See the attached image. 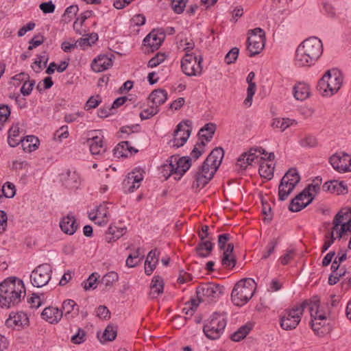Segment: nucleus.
I'll list each match as a JSON object with an SVG mask.
<instances>
[{
	"instance_id": "nucleus-1",
	"label": "nucleus",
	"mask_w": 351,
	"mask_h": 351,
	"mask_svg": "<svg viewBox=\"0 0 351 351\" xmlns=\"http://www.w3.org/2000/svg\"><path fill=\"white\" fill-rule=\"evenodd\" d=\"M274 154H267L261 147L252 148L247 152L241 154L237 160V165L245 169L254 163H260L258 172L260 176L267 180H271L274 171Z\"/></svg>"
},
{
	"instance_id": "nucleus-2",
	"label": "nucleus",
	"mask_w": 351,
	"mask_h": 351,
	"mask_svg": "<svg viewBox=\"0 0 351 351\" xmlns=\"http://www.w3.org/2000/svg\"><path fill=\"white\" fill-rule=\"evenodd\" d=\"M303 310L307 308L309 311L310 324L313 330L318 335L325 333L324 328L328 324L331 313L329 302H321L318 296L315 295L302 302Z\"/></svg>"
},
{
	"instance_id": "nucleus-3",
	"label": "nucleus",
	"mask_w": 351,
	"mask_h": 351,
	"mask_svg": "<svg viewBox=\"0 0 351 351\" xmlns=\"http://www.w3.org/2000/svg\"><path fill=\"white\" fill-rule=\"evenodd\" d=\"M323 53L322 40L315 36L303 40L295 50L294 62L299 67L314 65Z\"/></svg>"
},
{
	"instance_id": "nucleus-4",
	"label": "nucleus",
	"mask_w": 351,
	"mask_h": 351,
	"mask_svg": "<svg viewBox=\"0 0 351 351\" xmlns=\"http://www.w3.org/2000/svg\"><path fill=\"white\" fill-rule=\"evenodd\" d=\"M332 230L326 235L322 251H326L336 239H340L351 232V209L343 208L335 216L332 221Z\"/></svg>"
},
{
	"instance_id": "nucleus-5",
	"label": "nucleus",
	"mask_w": 351,
	"mask_h": 351,
	"mask_svg": "<svg viewBox=\"0 0 351 351\" xmlns=\"http://www.w3.org/2000/svg\"><path fill=\"white\" fill-rule=\"evenodd\" d=\"M343 82V75L338 69H330L318 81L317 88L322 96L330 97L340 90Z\"/></svg>"
},
{
	"instance_id": "nucleus-6",
	"label": "nucleus",
	"mask_w": 351,
	"mask_h": 351,
	"mask_svg": "<svg viewBox=\"0 0 351 351\" xmlns=\"http://www.w3.org/2000/svg\"><path fill=\"white\" fill-rule=\"evenodd\" d=\"M191 165V159L189 157L179 158L173 156L167 160V162L162 167L164 176L168 178L171 175H175L174 178L180 180L190 168Z\"/></svg>"
},
{
	"instance_id": "nucleus-7",
	"label": "nucleus",
	"mask_w": 351,
	"mask_h": 351,
	"mask_svg": "<svg viewBox=\"0 0 351 351\" xmlns=\"http://www.w3.org/2000/svg\"><path fill=\"white\" fill-rule=\"evenodd\" d=\"M25 295V287H0V305L10 308L18 304Z\"/></svg>"
},
{
	"instance_id": "nucleus-8",
	"label": "nucleus",
	"mask_w": 351,
	"mask_h": 351,
	"mask_svg": "<svg viewBox=\"0 0 351 351\" xmlns=\"http://www.w3.org/2000/svg\"><path fill=\"white\" fill-rule=\"evenodd\" d=\"M303 313L302 303L285 310L280 315V327L285 330H291L296 328L301 322Z\"/></svg>"
},
{
	"instance_id": "nucleus-9",
	"label": "nucleus",
	"mask_w": 351,
	"mask_h": 351,
	"mask_svg": "<svg viewBox=\"0 0 351 351\" xmlns=\"http://www.w3.org/2000/svg\"><path fill=\"white\" fill-rule=\"evenodd\" d=\"M226 326V319L217 314H214L204 324L203 331L207 338L215 340L221 337Z\"/></svg>"
},
{
	"instance_id": "nucleus-10",
	"label": "nucleus",
	"mask_w": 351,
	"mask_h": 351,
	"mask_svg": "<svg viewBox=\"0 0 351 351\" xmlns=\"http://www.w3.org/2000/svg\"><path fill=\"white\" fill-rule=\"evenodd\" d=\"M300 178L294 169H289L282 177L278 186V198L281 201L285 200L291 193L296 184L300 182Z\"/></svg>"
},
{
	"instance_id": "nucleus-11",
	"label": "nucleus",
	"mask_w": 351,
	"mask_h": 351,
	"mask_svg": "<svg viewBox=\"0 0 351 351\" xmlns=\"http://www.w3.org/2000/svg\"><path fill=\"white\" fill-rule=\"evenodd\" d=\"M247 38V50L250 56L258 54L265 44V34L263 29L256 27L250 30Z\"/></svg>"
},
{
	"instance_id": "nucleus-12",
	"label": "nucleus",
	"mask_w": 351,
	"mask_h": 351,
	"mask_svg": "<svg viewBox=\"0 0 351 351\" xmlns=\"http://www.w3.org/2000/svg\"><path fill=\"white\" fill-rule=\"evenodd\" d=\"M202 56H194L192 53H185L181 61L182 72L188 76H197L202 72Z\"/></svg>"
},
{
	"instance_id": "nucleus-13",
	"label": "nucleus",
	"mask_w": 351,
	"mask_h": 351,
	"mask_svg": "<svg viewBox=\"0 0 351 351\" xmlns=\"http://www.w3.org/2000/svg\"><path fill=\"white\" fill-rule=\"evenodd\" d=\"M191 131V121L189 120L181 121L176 126L173 134V138L169 141V145L176 148L183 146L189 138Z\"/></svg>"
},
{
	"instance_id": "nucleus-14",
	"label": "nucleus",
	"mask_w": 351,
	"mask_h": 351,
	"mask_svg": "<svg viewBox=\"0 0 351 351\" xmlns=\"http://www.w3.org/2000/svg\"><path fill=\"white\" fill-rule=\"evenodd\" d=\"M87 142L93 155H103L106 151L104 136L100 130H92L87 134Z\"/></svg>"
},
{
	"instance_id": "nucleus-15",
	"label": "nucleus",
	"mask_w": 351,
	"mask_h": 351,
	"mask_svg": "<svg viewBox=\"0 0 351 351\" xmlns=\"http://www.w3.org/2000/svg\"><path fill=\"white\" fill-rule=\"evenodd\" d=\"M51 267L48 264H43L36 267L30 276L32 285H47L51 279Z\"/></svg>"
},
{
	"instance_id": "nucleus-16",
	"label": "nucleus",
	"mask_w": 351,
	"mask_h": 351,
	"mask_svg": "<svg viewBox=\"0 0 351 351\" xmlns=\"http://www.w3.org/2000/svg\"><path fill=\"white\" fill-rule=\"evenodd\" d=\"M330 163L338 172L351 171V156L343 153H336L330 158Z\"/></svg>"
},
{
	"instance_id": "nucleus-17",
	"label": "nucleus",
	"mask_w": 351,
	"mask_h": 351,
	"mask_svg": "<svg viewBox=\"0 0 351 351\" xmlns=\"http://www.w3.org/2000/svg\"><path fill=\"white\" fill-rule=\"evenodd\" d=\"M255 289L253 287H234L231 298L237 306H242L247 303L253 296Z\"/></svg>"
},
{
	"instance_id": "nucleus-18",
	"label": "nucleus",
	"mask_w": 351,
	"mask_h": 351,
	"mask_svg": "<svg viewBox=\"0 0 351 351\" xmlns=\"http://www.w3.org/2000/svg\"><path fill=\"white\" fill-rule=\"evenodd\" d=\"M222 293L221 287H197V300L211 302L218 299Z\"/></svg>"
},
{
	"instance_id": "nucleus-19",
	"label": "nucleus",
	"mask_w": 351,
	"mask_h": 351,
	"mask_svg": "<svg viewBox=\"0 0 351 351\" xmlns=\"http://www.w3.org/2000/svg\"><path fill=\"white\" fill-rule=\"evenodd\" d=\"M88 217L99 226H106L109 221L108 204L104 202L97 206L88 213Z\"/></svg>"
},
{
	"instance_id": "nucleus-20",
	"label": "nucleus",
	"mask_w": 351,
	"mask_h": 351,
	"mask_svg": "<svg viewBox=\"0 0 351 351\" xmlns=\"http://www.w3.org/2000/svg\"><path fill=\"white\" fill-rule=\"evenodd\" d=\"M143 179V171L135 169L128 173L123 182V189L127 193H132L139 188Z\"/></svg>"
},
{
	"instance_id": "nucleus-21",
	"label": "nucleus",
	"mask_w": 351,
	"mask_h": 351,
	"mask_svg": "<svg viewBox=\"0 0 351 351\" xmlns=\"http://www.w3.org/2000/svg\"><path fill=\"white\" fill-rule=\"evenodd\" d=\"M213 170L209 169V167H204L203 164L202 167L195 174V180L193 183V189L196 191L202 189L212 179L214 174Z\"/></svg>"
},
{
	"instance_id": "nucleus-22",
	"label": "nucleus",
	"mask_w": 351,
	"mask_h": 351,
	"mask_svg": "<svg viewBox=\"0 0 351 351\" xmlns=\"http://www.w3.org/2000/svg\"><path fill=\"white\" fill-rule=\"evenodd\" d=\"M223 155L224 152L222 148L214 149L203 163L204 167H209V169L213 170V172L215 173L221 165Z\"/></svg>"
},
{
	"instance_id": "nucleus-23",
	"label": "nucleus",
	"mask_w": 351,
	"mask_h": 351,
	"mask_svg": "<svg viewBox=\"0 0 351 351\" xmlns=\"http://www.w3.org/2000/svg\"><path fill=\"white\" fill-rule=\"evenodd\" d=\"M322 188L324 191H328L337 195L348 193V186L343 181L330 180L325 182Z\"/></svg>"
},
{
	"instance_id": "nucleus-24",
	"label": "nucleus",
	"mask_w": 351,
	"mask_h": 351,
	"mask_svg": "<svg viewBox=\"0 0 351 351\" xmlns=\"http://www.w3.org/2000/svg\"><path fill=\"white\" fill-rule=\"evenodd\" d=\"M63 316L62 310L53 306H48L43 309L41 317L51 324L58 323Z\"/></svg>"
},
{
	"instance_id": "nucleus-25",
	"label": "nucleus",
	"mask_w": 351,
	"mask_h": 351,
	"mask_svg": "<svg viewBox=\"0 0 351 351\" xmlns=\"http://www.w3.org/2000/svg\"><path fill=\"white\" fill-rule=\"evenodd\" d=\"M165 36L156 31L150 32L143 40L144 45L149 47L152 51L158 49L161 45Z\"/></svg>"
},
{
	"instance_id": "nucleus-26",
	"label": "nucleus",
	"mask_w": 351,
	"mask_h": 351,
	"mask_svg": "<svg viewBox=\"0 0 351 351\" xmlns=\"http://www.w3.org/2000/svg\"><path fill=\"white\" fill-rule=\"evenodd\" d=\"M112 65V58L106 55H100L94 59L91 64L92 69L95 72H102Z\"/></svg>"
},
{
	"instance_id": "nucleus-27",
	"label": "nucleus",
	"mask_w": 351,
	"mask_h": 351,
	"mask_svg": "<svg viewBox=\"0 0 351 351\" xmlns=\"http://www.w3.org/2000/svg\"><path fill=\"white\" fill-rule=\"evenodd\" d=\"M60 227L65 234L72 235L77 230L78 224L74 216L69 215L60 220Z\"/></svg>"
},
{
	"instance_id": "nucleus-28",
	"label": "nucleus",
	"mask_w": 351,
	"mask_h": 351,
	"mask_svg": "<svg viewBox=\"0 0 351 351\" xmlns=\"http://www.w3.org/2000/svg\"><path fill=\"white\" fill-rule=\"evenodd\" d=\"M223 256L221 258L222 265L225 268L232 269L236 265L235 256L233 254L234 245L232 243L227 244L226 248L223 250Z\"/></svg>"
},
{
	"instance_id": "nucleus-29",
	"label": "nucleus",
	"mask_w": 351,
	"mask_h": 351,
	"mask_svg": "<svg viewBox=\"0 0 351 351\" xmlns=\"http://www.w3.org/2000/svg\"><path fill=\"white\" fill-rule=\"evenodd\" d=\"M308 193L305 190L298 195L292 199L289 206V210L293 212H298L308 206L310 204H306L307 199H308V198H307L308 197Z\"/></svg>"
},
{
	"instance_id": "nucleus-30",
	"label": "nucleus",
	"mask_w": 351,
	"mask_h": 351,
	"mask_svg": "<svg viewBox=\"0 0 351 351\" xmlns=\"http://www.w3.org/2000/svg\"><path fill=\"white\" fill-rule=\"evenodd\" d=\"M6 322L8 325L11 326H28L29 318L25 313L19 312L13 315L10 314Z\"/></svg>"
},
{
	"instance_id": "nucleus-31",
	"label": "nucleus",
	"mask_w": 351,
	"mask_h": 351,
	"mask_svg": "<svg viewBox=\"0 0 351 351\" xmlns=\"http://www.w3.org/2000/svg\"><path fill=\"white\" fill-rule=\"evenodd\" d=\"M159 253L157 250H152L147 256L145 262V272L150 275L156 268L158 262Z\"/></svg>"
},
{
	"instance_id": "nucleus-32",
	"label": "nucleus",
	"mask_w": 351,
	"mask_h": 351,
	"mask_svg": "<svg viewBox=\"0 0 351 351\" xmlns=\"http://www.w3.org/2000/svg\"><path fill=\"white\" fill-rule=\"evenodd\" d=\"M167 92L164 89H156L153 90L149 96V99L152 102L153 106L159 107L167 99Z\"/></svg>"
},
{
	"instance_id": "nucleus-33",
	"label": "nucleus",
	"mask_w": 351,
	"mask_h": 351,
	"mask_svg": "<svg viewBox=\"0 0 351 351\" xmlns=\"http://www.w3.org/2000/svg\"><path fill=\"white\" fill-rule=\"evenodd\" d=\"M20 135V130L18 124L12 125L8 131V143L10 147H14L23 141Z\"/></svg>"
},
{
	"instance_id": "nucleus-34",
	"label": "nucleus",
	"mask_w": 351,
	"mask_h": 351,
	"mask_svg": "<svg viewBox=\"0 0 351 351\" xmlns=\"http://www.w3.org/2000/svg\"><path fill=\"white\" fill-rule=\"evenodd\" d=\"M310 95V88L308 84L302 82L293 87V96L297 100L304 101Z\"/></svg>"
},
{
	"instance_id": "nucleus-35",
	"label": "nucleus",
	"mask_w": 351,
	"mask_h": 351,
	"mask_svg": "<svg viewBox=\"0 0 351 351\" xmlns=\"http://www.w3.org/2000/svg\"><path fill=\"white\" fill-rule=\"evenodd\" d=\"M298 124L297 121L294 119L289 118H274L272 120L271 126L275 129H279L281 131H285L290 126H294Z\"/></svg>"
},
{
	"instance_id": "nucleus-36",
	"label": "nucleus",
	"mask_w": 351,
	"mask_h": 351,
	"mask_svg": "<svg viewBox=\"0 0 351 351\" xmlns=\"http://www.w3.org/2000/svg\"><path fill=\"white\" fill-rule=\"evenodd\" d=\"M64 184L71 189H77L80 184V176L75 171H68L64 179Z\"/></svg>"
},
{
	"instance_id": "nucleus-37",
	"label": "nucleus",
	"mask_w": 351,
	"mask_h": 351,
	"mask_svg": "<svg viewBox=\"0 0 351 351\" xmlns=\"http://www.w3.org/2000/svg\"><path fill=\"white\" fill-rule=\"evenodd\" d=\"M117 337V330L111 325L107 326L101 335L97 334V337L101 343L112 341Z\"/></svg>"
},
{
	"instance_id": "nucleus-38",
	"label": "nucleus",
	"mask_w": 351,
	"mask_h": 351,
	"mask_svg": "<svg viewBox=\"0 0 351 351\" xmlns=\"http://www.w3.org/2000/svg\"><path fill=\"white\" fill-rule=\"evenodd\" d=\"M321 184L322 180L317 178L313 180V183L309 184L308 186L304 189L308 193V199H307L306 204L311 203L313 201L315 196L319 193L320 190Z\"/></svg>"
},
{
	"instance_id": "nucleus-39",
	"label": "nucleus",
	"mask_w": 351,
	"mask_h": 351,
	"mask_svg": "<svg viewBox=\"0 0 351 351\" xmlns=\"http://www.w3.org/2000/svg\"><path fill=\"white\" fill-rule=\"evenodd\" d=\"M38 139L34 136H28L22 141V147L25 152H31L38 148Z\"/></svg>"
},
{
	"instance_id": "nucleus-40",
	"label": "nucleus",
	"mask_w": 351,
	"mask_h": 351,
	"mask_svg": "<svg viewBox=\"0 0 351 351\" xmlns=\"http://www.w3.org/2000/svg\"><path fill=\"white\" fill-rule=\"evenodd\" d=\"M213 250V243L209 241H202L196 247L197 254L200 257L208 256Z\"/></svg>"
},
{
	"instance_id": "nucleus-41",
	"label": "nucleus",
	"mask_w": 351,
	"mask_h": 351,
	"mask_svg": "<svg viewBox=\"0 0 351 351\" xmlns=\"http://www.w3.org/2000/svg\"><path fill=\"white\" fill-rule=\"evenodd\" d=\"M47 296L43 293H34L29 299L32 307L38 308L46 302Z\"/></svg>"
},
{
	"instance_id": "nucleus-42",
	"label": "nucleus",
	"mask_w": 351,
	"mask_h": 351,
	"mask_svg": "<svg viewBox=\"0 0 351 351\" xmlns=\"http://www.w3.org/2000/svg\"><path fill=\"white\" fill-rule=\"evenodd\" d=\"M199 304V301L196 299L192 298L190 301L187 302L184 304V307L182 309V312L189 316H192L195 311L197 310Z\"/></svg>"
},
{
	"instance_id": "nucleus-43",
	"label": "nucleus",
	"mask_w": 351,
	"mask_h": 351,
	"mask_svg": "<svg viewBox=\"0 0 351 351\" xmlns=\"http://www.w3.org/2000/svg\"><path fill=\"white\" fill-rule=\"evenodd\" d=\"M114 155L117 157H126L130 152L129 143L123 141L119 143L114 149Z\"/></svg>"
},
{
	"instance_id": "nucleus-44",
	"label": "nucleus",
	"mask_w": 351,
	"mask_h": 351,
	"mask_svg": "<svg viewBox=\"0 0 351 351\" xmlns=\"http://www.w3.org/2000/svg\"><path fill=\"white\" fill-rule=\"evenodd\" d=\"M250 329L251 328L246 325L241 326L232 335L231 339L234 341H239L242 340L249 333Z\"/></svg>"
},
{
	"instance_id": "nucleus-45",
	"label": "nucleus",
	"mask_w": 351,
	"mask_h": 351,
	"mask_svg": "<svg viewBox=\"0 0 351 351\" xmlns=\"http://www.w3.org/2000/svg\"><path fill=\"white\" fill-rule=\"evenodd\" d=\"M215 127L213 124L208 123L202 128L199 132L201 137L204 138L206 141H210L212 138L215 132Z\"/></svg>"
},
{
	"instance_id": "nucleus-46",
	"label": "nucleus",
	"mask_w": 351,
	"mask_h": 351,
	"mask_svg": "<svg viewBox=\"0 0 351 351\" xmlns=\"http://www.w3.org/2000/svg\"><path fill=\"white\" fill-rule=\"evenodd\" d=\"M299 143L303 147H313L317 145V140L313 136L305 135L300 138Z\"/></svg>"
},
{
	"instance_id": "nucleus-47",
	"label": "nucleus",
	"mask_w": 351,
	"mask_h": 351,
	"mask_svg": "<svg viewBox=\"0 0 351 351\" xmlns=\"http://www.w3.org/2000/svg\"><path fill=\"white\" fill-rule=\"evenodd\" d=\"M194 43L191 39L184 38L180 39L178 43V48L183 51H186V53L192 50L194 47Z\"/></svg>"
},
{
	"instance_id": "nucleus-48",
	"label": "nucleus",
	"mask_w": 351,
	"mask_h": 351,
	"mask_svg": "<svg viewBox=\"0 0 351 351\" xmlns=\"http://www.w3.org/2000/svg\"><path fill=\"white\" fill-rule=\"evenodd\" d=\"M76 303L73 300H66L62 303V311L65 312L64 317L66 319H69L73 315H71L74 307L75 306Z\"/></svg>"
},
{
	"instance_id": "nucleus-49",
	"label": "nucleus",
	"mask_w": 351,
	"mask_h": 351,
	"mask_svg": "<svg viewBox=\"0 0 351 351\" xmlns=\"http://www.w3.org/2000/svg\"><path fill=\"white\" fill-rule=\"evenodd\" d=\"M119 276L116 272L111 271L104 275L101 282L104 285H112L118 280Z\"/></svg>"
},
{
	"instance_id": "nucleus-50",
	"label": "nucleus",
	"mask_w": 351,
	"mask_h": 351,
	"mask_svg": "<svg viewBox=\"0 0 351 351\" xmlns=\"http://www.w3.org/2000/svg\"><path fill=\"white\" fill-rule=\"evenodd\" d=\"M10 115V109L6 105H0V130Z\"/></svg>"
},
{
	"instance_id": "nucleus-51",
	"label": "nucleus",
	"mask_w": 351,
	"mask_h": 351,
	"mask_svg": "<svg viewBox=\"0 0 351 351\" xmlns=\"http://www.w3.org/2000/svg\"><path fill=\"white\" fill-rule=\"evenodd\" d=\"M256 84H248L247 89V97L245 99L243 104L246 107H250L252 103V98L256 93Z\"/></svg>"
},
{
	"instance_id": "nucleus-52",
	"label": "nucleus",
	"mask_w": 351,
	"mask_h": 351,
	"mask_svg": "<svg viewBox=\"0 0 351 351\" xmlns=\"http://www.w3.org/2000/svg\"><path fill=\"white\" fill-rule=\"evenodd\" d=\"M159 112V108L156 106H150L149 108L143 110L140 113V117L141 119H148L155 114H156Z\"/></svg>"
},
{
	"instance_id": "nucleus-53",
	"label": "nucleus",
	"mask_w": 351,
	"mask_h": 351,
	"mask_svg": "<svg viewBox=\"0 0 351 351\" xmlns=\"http://www.w3.org/2000/svg\"><path fill=\"white\" fill-rule=\"evenodd\" d=\"M239 49L237 47L232 48L225 56V62L228 64L234 63L239 55Z\"/></svg>"
},
{
	"instance_id": "nucleus-54",
	"label": "nucleus",
	"mask_w": 351,
	"mask_h": 351,
	"mask_svg": "<svg viewBox=\"0 0 351 351\" xmlns=\"http://www.w3.org/2000/svg\"><path fill=\"white\" fill-rule=\"evenodd\" d=\"M1 191L3 196L5 197L11 198L15 195V186L10 182L3 185Z\"/></svg>"
},
{
	"instance_id": "nucleus-55",
	"label": "nucleus",
	"mask_w": 351,
	"mask_h": 351,
	"mask_svg": "<svg viewBox=\"0 0 351 351\" xmlns=\"http://www.w3.org/2000/svg\"><path fill=\"white\" fill-rule=\"evenodd\" d=\"M165 60V55L164 53H158L148 62V66L154 68L157 66L160 63L163 62Z\"/></svg>"
},
{
	"instance_id": "nucleus-56",
	"label": "nucleus",
	"mask_w": 351,
	"mask_h": 351,
	"mask_svg": "<svg viewBox=\"0 0 351 351\" xmlns=\"http://www.w3.org/2000/svg\"><path fill=\"white\" fill-rule=\"evenodd\" d=\"M171 5L176 13L181 14L183 12L184 8L186 7V2L184 0H173Z\"/></svg>"
},
{
	"instance_id": "nucleus-57",
	"label": "nucleus",
	"mask_w": 351,
	"mask_h": 351,
	"mask_svg": "<svg viewBox=\"0 0 351 351\" xmlns=\"http://www.w3.org/2000/svg\"><path fill=\"white\" fill-rule=\"evenodd\" d=\"M69 132L67 126H62L54 134V139L62 141L63 139L68 138Z\"/></svg>"
},
{
	"instance_id": "nucleus-58",
	"label": "nucleus",
	"mask_w": 351,
	"mask_h": 351,
	"mask_svg": "<svg viewBox=\"0 0 351 351\" xmlns=\"http://www.w3.org/2000/svg\"><path fill=\"white\" fill-rule=\"evenodd\" d=\"M110 234H113L115 239H119L126 232V228L123 227H117L115 226H110Z\"/></svg>"
},
{
	"instance_id": "nucleus-59",
	"label": "nucleus",
	"mask_w": 351,
	"mask_h": 351,
	"mask_svg": "<svg viewBox=\"0 0 351 351\" xmlns=\"http://www.w3.org/2000/svg\"><path fill=\"white\" fill-rule=\"evenodd\" d=\"M149 297L152 299L156 298L164 292V287H148Z\"/></svg>"
},
{
	"instance_id": "nucleus-60",
	"label": "nucleus",
	"mask_w": 351,
	"mask_h": 351,
	"mask_svg": "<svg viewBox=\"0 0 351 351\" xmlns=\"http://www.w3.org/2000/svg\"><path fill=\"white\" fill-rule=\"evenodd\" d=\"M322 12L328 17L334 18L335 16V10L333 5L329 2L323 3Z\"/></svg>"
},
{
	"instance_id": "nucleus-61",
	"label": "nucleus",
	"mask_w": 351,
	"mask_h": 351,
	"mask_svg": "<svg viewBox=\"0 0 351 351\" xmlns=\"http://www.w3.org/2000/svg\"><path fill=\"white\" fill-rule=\"evenodd\" d=\"M97 315L100 319H109L110 318V313L108 308L105 306H99L97 309Z\"/></svg>"
},
{
	"instance_id": "nucleus-62",
	"label": "nucleus",
	"mask_w": 351,
	"mask_h": 351,
	"mask_svg": "<svg viewBox=\"0 0 351 351\" xmlns=\"http://www.w3.org/2000/svg\"><path fill=\"white\" fill-rule=\"evenodd\" d=\"M101 103V99L99 96L96 97H91L89 98V99L86 101L85 108L86 110H88L92 108H95L99 106V104Z\"/></svg>"
},
{
	"instance_id": "nucleus-63",
	"label": "nucleus",
	"mask_w": 351,
	"mask_h": 351,
	"mask_svg": "<svg viewBox=\"0 0 351 351\" xmlns=\"http://www.w3.org/2000/svg\"><path fill=\"white\" fill-rule=\"evenodd\" d=\"M44 42V37L41 35L34 36L29 41V50H32L36 47L40 45Z\"/></svg>"
},
{
	"instance_id": "nucleus-64",
	"label": "nucleus",
	"mask_w": 351,
	"mask_h": 351,
	"mask_svg": "<svg viewBox=\"0 0 351 351\" xmlns=\"http://www.w3.org/2000/svg\"><path fill=\"white\" fill-rule=\"evenodd\" d=\"M35 85L34 81L25 82L21 88V92L24 96L29 95Z\"/></svg>"
}]
</instances>
